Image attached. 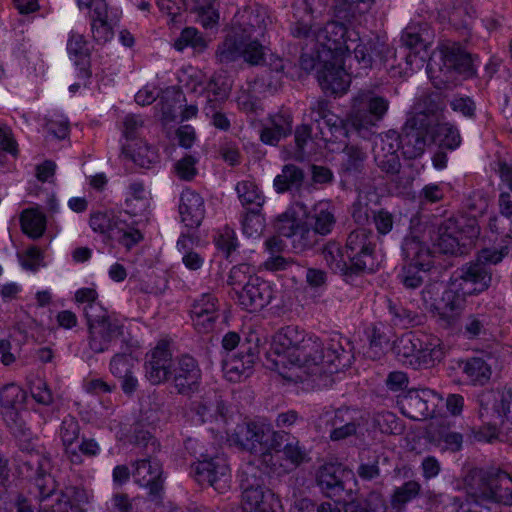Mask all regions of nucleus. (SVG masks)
Masks as SVG:
<instances>
[{"label":"nucleus","instance_id":"4d7b16f0","mask_svg":"<svg viewBox=\"0 0 512 512\" xmlns=\"http://www.w3.org/2000/svg\"><path fill=\"white\" fill-rule=\"evenodd\" d=\"M353 416L348 409L324 410L318 418L316 424L320 431L335 430L345 425Z\"/></svg>","mask_w":512,"mask_h":512},{"label":"nucleus","instance_id":"4be33fe9","mask_svg":"<svg viewBox=\"0 0 512 512\" xmlns=\"http://www.w3.org/2000/svg\"><path fill=\"white\" fill-rule=\"evenodd\" d=\"M439 57L441 63L438 64V67L445 76L443 81H449L450 74L453 72L469 73L471 71V56L459 43L447 42L443 44L439 50Z\"/></svg>","mask_w":512,"mask_h":512},{"label":"nucleus","instance_id":"393cba45","mask_svg":"<svg viewBox=\"0 0 512 512\" xmlns=\"http://www.w3.org/2000/svg\"><path fill=\"white\" fill-rule=\"evenodd\" d=\"M435 396L436 393L428 388L410 389L399 397L398 404L405 416L413 420H422L431 414L429 403Z\"/></svg>","mask_w":512,"mask_h":512},{"label":"nucleus","instance_id":"6e6552de","mask_svg":"<svg viewBox=\"0 0 512 512\" xmlns=\"http://www.w3.org/2000/svg\"><path fill=\"white\" fill-rule=\"evenodd\" d=\"M344 57H333L325 61L314 56V53L304 52L300 56V66L309 72L317 69V79L326 93L341 94L346 92L350 84V76L344 70Z\"/></svg>","mask_w":512,"mask_h":512},{"label":"nucleus","instance_id":"cd10ccee","mask_svg":"<svg viewBox=\"0 0 512 512\" xmlns=\"http://www.w3.org/2000/svg\"><path fill=\"white\" fill-rule=\"evenodd\" d=\"M235 190L240 202L247 209L243 224L264 222L265 218L260 211L265 199L258 186L253 181L243 180L236 184Z\"/></svg>","mask_w":512,"mask_h":512},{"label":"nucleus","instance_id":"37998d69","mask_svg":"<svg viewBox=\"0 0 512 512\" xmlns=\"http://www.w3.org/2000/svg\"><path fill=\"white\" fill-rule=\"evenodd\" d=\"M285 437L279 440L278 447L273 448V453L283 452L284 459L297 467L309 460L306 448L299 439L284 430Z\"/></svg>","mask_w":512,"mask_h":512},{"label":"nucleus","instance_id":"ddd939ff","mask_svg":"<svg viewBox=\"0 0 512 512\" xmlns=\"http://www.w3.org/2000/svg\"><path fill=\"white\" fill-rule=\"evenodd\" d=\"M169 380L179 395L191 397L198 393L202 383V370L198 360L189 354L177 356Z\"/></svg>","mask_w":512,"mask_h":512},{"label":"nucleus","instance_id":"603ef678","mask_svg":"<svg viewBox=\"0 0 512 512\" xmlns=\"http://www.w3.org/2000/svg\"><path fill=\"white\" fill-rule=\"evenodd\" d=\"M421 492V484L415 480H409L396 487L391 496V506L396 512L404 510L407 503L417 498Z\"/></svg>","mask_w":512,"mask_h":512},{"label":"nucleus","instance_id":"a211bd4d","mask_svg":"<svg viewBox=\"0 0 512 512\" xmlns=\"http://www.w3.org/2000/svg\"><path fill=\"white\" fill-rule=\"evenodd\" d=\"M145 455L134 463L133 476L136 483L149 489L150 500L159 502L163 492L162 465L154 454Z\"/></svg>","mask_w":512,"mask_h":512},{"label":"nucleus","instance_id":"864d4df0","mask_svg":"<svg viewBox=\"0 0 512 512\" xmlns=\"http://www.w3.org/2000/svg\"><path fill=\"white\" fill-rule=\"evenodd\" d=\"M173 46L178 51L190 47L196 52H203L208 46V41L195 27H186L181 31Z\"/></svg>","mask_w":512,"mask_h":512},{"label":"nucleus","instance_id":"f8f14e48","mask_svg":"<svg viewBox=\"0 0 512 512\" xmlns=\"http://www.w3.org/2000/svg\"><path fill=\"white\" fill-rule=\"evenodd\" d=\"M389 102L372 91H360L353 99L352 123L357 130L375 126L386 114Z\"/></svg>","mask_w":512,"mask_h":512},{"label":"nucleus","instance_id":"7c9ffc66","mask_svg":"<svg viewBox=\"0 0 512 512\" xmlns=\"http://www.w3.org/2000/svg\"><path fill=\"white\" fill-rule=\"evenodd\" d=\"M448 289L442 295V305L437 307L440 324L445 328L454 327L465 306V296L459 290Z\"/></svg>","mask_w":512,"mask_h":512},{"label":"nucleus","instance_id":"f3484780","mask_svg":"<svg viewBox=\"0 0 512 512\" xmlns=\"http://www.w3.org/2000/svg\"><path fill=\"white\" fill-rule=\"evenodd\" d=\"M491 282V270L474 260L458 269L452 285L459 287L460 292L464 295H473L486 291Z\"/></svg>","mask_w":512,"mask_h":512},{"label":"nucleus","instance_id":"0e129e2a","mask_svg":"<svg viewBox=\"0 0 512 512\" xmlns=\"http://www.w3.org/2000/svg\"><path fill=\"white\" fill-rule=\"evenodd\" d=\"M215 244L221 250L225 257L228 258L233 251L238 247V241L233 229L230 226H224L219 230L215 238Z\"/></svg>","mask_w":512,"mask_h":512},{"label":"nucleus","instance_id":"e2e57ef3","mask_svg":"<svg viewBox=\"0 0 512 512\" xmlns=\"http://www.w3.org/2000/svg\"><path fill=\"white\" fill-rule=\"evenodd\" d=\"M191 313L219 317L218 299L210 293L202 294L194 301Z\"/></svg>","mask_w":512,"mask_h":512},{"label":"nucleus","instance_id":"5701e85b","mask_svg":"<svg viewBox=\"0 0 512 512\" xmlns=\"http://www.w3.org/2000/svg\"><path fill=\"white\" fill-rule=\"evenodd\" d=\"M445 100L438 91H424L414 102V115L409 119H418L422 124L432 127L436 122L442 120L445 109Z\"/></svg>","mask_w":512,"mask_h":512},{"label":"nucleus","instance_id":"13d9d810","mask_svg":"<svg viewBox=\"0 0 512 512\" xmlns=\"http://www.w3.org/2000/svg\"><path fill=\"white\" fill-rule=\"evenodd\" d=\"M207 100L210 105H216L227 99L230 91L229 84L221 76H213L206 84Z\"/></svg>","mask_w":512,"mask_h":512},{"label":"nucleus","instance_id":"7ed1b4c3","mask_svg":"<svg viewBox=\"0 0 512 512\" xmlns=\"http://www.w3.org/2000/svg\"><path fill=\"white\" fill-rule=\"evenodd\" d=\"M285 437L284 430H275L270 423L247 421L236 425L229 441L251 454L259 456V462L269 472L277 471L278 456L273 448Z\"/></svg>","mask_w":512,"mask_h":512},{"label":"nucleus","instance_id":"c756f323","mask_svg":"<svg viewBox=\"0 0 512 512\" xmlns=\"http://www.w3.org/2000/svg\"><path fill=\"white\" fill-rule=\"evenodd\" d=\"M330 226H281L280 235L291 240L296 251L312 247L318 241V235H327Z\"/></svg>","mask_w":512,"mask_h":512},{"label":"nucleus","instance_id":"6ab92c4d","mask_svg":"<svg viewBox=\"0 0 512 512\" xmlns=\"http://www.w3.org/2000/svg\"><path fill=\"white\" fill-rule=\"evenodd\" d=\"M430 126L418 119H407L400 134L402 153L405 158L416 159L422 156L430 144Z\"/></svg>","mask_w":512,"mask_h":512},{"label":"nucleus","instance_id":"6e6d98bb","mask_svg":"<svg viewBox=\"0 0 512 512\" xmlns=\"http://www.w3.org/2000/svg\"><path fill=\"white\" fill-rule=\"evenodd\" d=\"M322 254L326 264L335 272H339L344 275L355 274V271H352L350 268V261L347 262L344 259V255L336 243H329L326 245Z\"/></svg>","mask_w":512,"mask_h":512},{"label":"nucleus","instance_id":"39448f33","mask_svg":"<svg viewBox=\"0 0 512 512\" xmlns=\"http://www.w3.org/2000/svg\"><path fill=\"white\" fill-rule=\"evenodd\" d=\"M419 228L420 226H410L402 244L406 264L402 266L397 278L407 290L422 287L424 277L421 272L430 271L435 263L436 256L427 246L426 233Z\"/></svg>","mask_w":512,"mask_h":512},{"label":"nucleus","instance_id":"423d86ee","mask_svg":"<svg viewBox=\"0 0 512 512\" xmlns=\"http://www.w3.org/2000/svg\"><path fill=\"white\" fill-rule=\"evenodd\" d=\"M426 233L427 246L437 247L440 253L465 254L475 245L481 231L480 226H420Z\"/></svg>","mask_w":512,"mask_h":512},{"label":"nucleus","instance_id":"69168bd1","mask_svg":"<svg viewBox=\"0 0 512 512\" xmlns=\"http://www.w3.org/2000/svg\"><path fill=\"white\" fill-rule=\"evenodd\" d=\"M30 393L32 398L40 405L50 406L54 402L53 393L43 379L38 378L30 383Z\"/></svg>","mask_w":512,"mask_h":512},{"label":"nucleus","instance_id":"9d476101","mask_svg":"<svg viewBox=\"0 0 512 512\" xmlns=\"http://www.w3.org/2000/svg\"><path fill=\"white\" fill-rule=\"evenodd\" d=\"M131 198L126 199L123 211L105 210L92 215L95 221L107 222V224H123L128 221L124 216H129L131 224L149 222V201L144 197L145 189L142 183L133 182L129 185Z\"/></svg>","mask_w":512,"mask_h":512},{"label":"nucleus","instance_id":"412c9836","mask_svg":"<svg viewBox=\"0 0 512 512\" xmlns=\"http://www.w3.org/2000/svg\"><path fill=\"white\" fill-rule=\"evenodd\" d=\"M198 481L206 482L219 492L225 491L230 484L231 474L225 458L215 456L203 459L196 466Z\"/></svg>","mask_w":512,"mask_h":512},{"label":"nucleus","instance_id":"e433bc0d","mask_svg":"<svg viewBox=\"0 0 512 512\" xmlns=\"http://www.w3.org/2000/svg\"><path fill=\"white\" fill-rule=\"evenodd\" d=\"M432 40L433 33L425 22L410 23L401 34L402 44L414 54L426 50Z\"/></svg>","mask_w":512,"mask_h":512},{"label":"nucleus","instance_id":"9b49d317","mask_svg":"<svg viewBox=\"0 0 512 512\" xmlns=\"http://www.w3.org/2000/svg\"><path fill=\"white\" fill-rule=\"evenodd\" d=\"M374 238L373 230L367 226H358L348 235L346 254L355 274L375 270L377 265L373 256Z\"/></svg>","mask_w":512,"mask_h":512},{"label":"nucleus","instance_id":"2eb2a0df","mask_svg":"<svg viewBox=\"0 0 512 512\" xmlns=\"http://www.w3.org/2000/svg\"><path fill=\"white\" fill-rule=\"evenodd\" d=\"M174 360L170 343L166 340L159 341L145 356L146 379L152 385L167 382L171 377Z\"/></svg>","mask_w":512,"mask_h":512},{"label":"nucleus","instance_id":"052dcab7","mask_svg":"<svg viewBox=\"0 0 512 512\" xmlns=\"http://www.w3.org/2000/svg\"><path fill=\"white\" fill-rule=\"evenodd\" d=\"M130 442L142 446L145 454H155L159 450L157 440L147 430H144L140 424H135L132 430Z\"/></svg>","mask_w":512,"mask_h":512},{"label":"nucleus","instance_id":"5fc2aeb1","mask_svg":"<svg viewBox=\"0 0 512 512\" xmlns=\"http://www.w3.org/2000/svg\"><path fill=\"white\" fill-rule=\"evenodd\" d=\"M421 346L422 347L419 349L418 355L420 366L434 365L435 362H439L444 356L441 341L437 337L424 336L421 338Z\"/></svg>","mask_w":512,"mask_h":512},{"label":"nucleus","instance_id":"3c124183","mask_svg":"<svg viewBox=\"0 0 512 512\" xmlns=\"http://www.w3.org/2000/svg\"><path fill=\"white\" fill-rule=\"evenodd\" d=\"M320 26L311 25L303 19H297L290 25V34L294 38L302 39L305 41L304 52L312 53L315 52V44L318 41V28Z\"/></svg>","mask_w":512,"mask_h":512},{"label":"nucleus","instance_id":"f03ea898","mask_svg":"<svg viewBox=\"0 0 512 512\" xmlns=\"http://www.w3.org/2000/svg\"><path fill=\"white\" fill-rule=\"evenodd\" d=\"M51 468L50 458L39 454L32 455L20 465V473L34 481L39 512H57L60 509L63 512H85L80 505L89 501L86 490L77 486L58 490L50 474Z\"/></svg>","mask_w":512,"mask_h":512},{"label":"nucleus","instance_id":"79ce46f5","mask_svg":"<svg viewBox=\"0 0 512 512\" xmlns=\"http://www.w3.org/2000/svg\"><path fill=\"white\" fill-rule=\"evenodd\" d=\"M430 142L438 145L439 148L455 150L461 144V136L458 129L448 123L439 120L430 127Z\"/></svg>","mask_w":512,"mask_h":512},{"label":"nucleus","instance_id":"20e7f679","mask_svg":"<svg viewBox=\"0 0 512 512\" xmlns=\"http://www.w3.org/2000/svg\"><path fill=\"white\" fill-rule=\"evenodd\" d=\"M467 495L476 503L512 506V476L500 469L473 468L464 477Z\"/></svg>","mask_w":512,"mask_h":512},{"label":"nucleus","instance_id":"f257e3e1","mask_svg":"<svg viewBox=\"0 0 512 512\" xmlns=\"http://www.w3.org/2000/svg\"><path fill=\"white\" fill-rule=\"evenodd\" d=\"M271 352L278 357L274 363L286 364L303 371L307 376L337 373L350 366L353 356L348 339L333 334L321 339L305 335L297 327L287 326L273 336Z\"/></svg>","mask_w":512,"mask_h":512},{"label":"nucleus","instance_id":"c9c22d12","mask_svg":"<svg viewBox=\"0 0 512 512\" xmlns=\"http://www.w3.org/2000/svg\"><path fill=\"white\" fill-rule=\"evenodd\" d=\"M291 132L292 117L288 112L281 111L270 116L268 124L261 129L260 139L265 144L276 145Z\"/></svg>","mask_w":512,"mask_h":512},{"label":"nucleus","instance_id":"8fccbe9b","mask_svg":"<svg viewBox=\"0 0 512 512\" xmlns=\"http://www.w3.org/2000/svg\"><path fill=\"white\" fill-rule=\"evenodd\" d=\"M122 153L142 168H149L150 165L155 163L158 159L156 149L142 140L135 143L133 149L123 146Z\"/></svg>","mask_w":512,"mask_h":512},{"label":"nucleus","instance_id":"a878e982","mask_svg":"<svg viewBox=\"0 0 512 512\" xmlns=\"http://www.w3.org/2000/svg\"><path fill=\"white\" fill-rule=\"evenodd\" d=\"M243 348L242 344L238 355H229L223 360L222 370L225 378L230 382H241L252 373L257 358L256 348L248 347L246 350Z\"/></svg>","mask_w":512,"mask_h":512},{"label":"nucleus","instance_id":"473e14b6","mask_svg":"<svg viewBox=\"0 0 512 512\" xmlns=\"http://www.w3.org/2000/svg\"><path fill=\"white\" fill-rule=\"evenodd\" d=\"M243 20L236 29L244 40L259 39L264 36L269 21L267 12L262 7H255L246 10L242 16Z\"/></svg>","mask_w":512,"mask_h":512},{"label":"nucleus","instance_id":"a19ab883","mask_svg":"<svg viewBox=\"0 0 512 512\" xmlns=\"http://www.w3.org/2000/svg\"><path fill=\"white\" fill-rule=\"evenodd\" d=\"M362 193H369L360 189L358 200L352 205V217L355 224H369L371 221L374 224H392V215L383 210L379 209L375 211L371 209L366 202L362 201Z\"/></svg>","mask_w":512,"mask_h":512},{"label":"nucleus","instance_id":"4468645a","mask_svg":"<svg viewBox=\"0 0 512 512\" xmlns=\"http://www.w3.org/2000/svg\"><path fill=\"white\" fill-rule=\"evenodd\" d=\"M310 110L311 119L317 124L320 138L326 145L341 143L348 137L344 120L330 110L327 100L315 101Z\"/></svg>","mask_w":512,"mask_h":512},{"label":"nucleus","instance_id":"774afa93","mask_svg":"<svg viewBox=\"0 0 512 512\" xmlns=\"http://www.w3.org/2000/svg\"><path fill=\"white\" fill-rule=\"evenodd\" d=\"M283 76L265 72L254 84L255 92L276 93L282 86Z\"/></svg>","mask_w":512,"mask_h":512},{"label":"nucleus","instance_id":"c85d7f7f","mask_svg":"<svg viewBox=\"0 0 512 512\" xmlns=\"http://www.w3.org/2000/svg\"><path fill=\"white\" fill-rule=\"evenodd\" d=\"M26 400L27 393L17 384L10 383L0 389L1 414L8 425L17 424Z\"/></svg>","mask_w":512,"mask_h":512},{"label":"nucleus","instance_id":"dca6fc26","mask_svg":"<svg viewBox=\"0 0 512 512\" xmlns=\"http://www.w3.org/2000/svg\"><path fill=\"white\" fill-rule=\"evenodd\" d=\"M479 416L482 419L495 417L512 423V386L486 390L479 394Z\"/></svg>","mask_w":512,"mask_h":512},{"label":"nucleus","instance_id":"f704fd0d","mask_svg":"<svg viewBox=\"0 0 512 512\" xmlns=\"http://www.w3.org/2000/svg\"><path fill=\"white\" fill-rule=\"evenodd\" d=\"M80 435V425L75 417L67 415L62 420L59 429V436L64 448V454L67 459L74 465H81L83 459L78 452L75 442Z\"/></svg>","mask_w":512,"mask_h":512},{"label":"nucleus","instance_id":"bb28decb","mask_svg":"<svg viewBox=\"0 0 512 512\" xmlns=\"http://www.w3.org/2000/svg\"><path fill=\"white\" fill-rule=\"evenodd\" d=\"M124 325L118 319L104 321L88 328V346L94 353L107 351L123 335Z\"/></svg>","mask_w":512,"mask_h":512},{"label":"nucleus","instance_id":"0eeeda50","mask_svg":"<svg viewBox=\"0 0 512 512\" xmlns=\"http://www.w3.org/2000/svg\"><path fill=\"white\" fill-rule=\"evenodd\" d=\"M360 41L359 33L349 29L345 24L329 21L318 28V41L315 44L314 56L319 59H333L350 55L354 45Z\"/></svg>","mask_w":512,"mask_h":512},{"label":"nucleus","instance_id":"de8ad7c7","mask_svg":"<svg viewBox=\"0 0 512 512\" xmlns=\"http://www.w3.org/2000/svg\"><path fill=\"white\" fill-rule=\"evenodd\" d=\"M366 152L357 145H345L341 161V171L347 175H358L364 168Z\"/></svg>","mask_w":512,"mask_h":512},{"label":"nucleus","instance_id":"72a5a7b5","mask_svg":"<svg viewBox=\"0 0 512 512\" xmlns=\"http://www.w3.org/2000/svg\"><path fill=\"white\" fill-rule=\"evenodd\" d=\"M344 474L345 471L341 466L325 464L317 472V484L328 497L340 500L345 491Z\"/></svg>","mask_w":512,"mask_h":512},{"label":"nucleus","instance_id":"c03bdc74","mask_svg":"<svg viewBox=\"0 0 512 512\" xmlns=\"http://www.w3.org/2000/svg\"><path fill=\"white\" fill-rule=\"evenodd\" d=\"M387 308L390 314V321L395 326L403 328L414 327L423 324L425 320L424 314L410 310L401 303L391 299L387 300Z\"/></svg>","mask_w":512,"mask_h":512},{"label":"nucleus","instance_id":"58836bf2","mask_svg":"<svg viewBox=\"0 0 512 512\" xmlns=\"http://www.w3.org/2000/svg\"><path fill=\"white\" fill-rule=\"evenodd\" d=\"M421 347V338L409 332L403 334L394 342L393 351L397 359L404 365L418 368L420 366L418 355Z\"/></svg>","mask_w":512,"mask_h":512},{"label":"nucleus","instance_id":"4c0bfd02","mask_svg":"<svg viewBox=\"0 0 512 512\" xmlns=\"http://www.w3.org/2000/svg\"><path fill=\"white\" fill-rule=\"evenodd\" d=\"M67 52L70 57H75V64L79 67V77L88 79L91 75L89 70V58L91 49L84 35L71 31L67 40Z\"/></svg>","mask_w":512,"mask_h":512},{"label":"nucleus","instance_id":"bf43d9fd","mask_svg":"<svg viewBox=\"0 0 512 512\" xmlns=\"http://www.w3.org/2000/svg\"><path fill=\"white\" fill-rule=\"evenodd\" d=\"M373 158L377 167L390 176L400 173L401 162L399 154L382 153V150H373Z\"/></svg>","mask_w":512,"mask_h":512},{"label":"nucleus","instance_id":"680f3d73","mask_svg":"<svg viewBox=\"0 0 512 512\" xmlns=\"http://www.w3.org/2000/svg\"><path fill=\"white\" fill-rule=\"evenodd\" d=\"M400 148V134L395 130H389L377 137L373 150H382V153L388 154H398Z\"/></svg>","mask_w":512,"mask_h":512},{"label":"nucleus","instance_id":"b1692460","mask_svg":"<svg viewBox=\"0 0 512 512\" xmlns=\"http://www.w3.org/2000/svg\"><path fill=\"white\" fill-rule=\"evenodd\" d=\"M352 52L356 61L364 69L372 68L377 62H385L393 54L386 41L378 36L370 38L366 42L360 40L354 45Z\"/></svg>","mask_w":512,"mask_h":512},{"label":"nucleus","instance_id":"1a4fd4ad","mask_svg":"<svg viewBox=\"0 0 512 512\" xmlns=\"http://www.w3.org/2000/svg\"><path fill=\"white\" fill-rule=\"evenodd\" d=\"M262 473L248 465L241 473L242 506L244 512H278L280 504L275 494L264 488Z\"/></svg>","mask_w":512,"mask_h":512},{"label":"nucleus","instance_id":"aec40b11","mask_svg":"<svg viewBox=\"0 0 512 512\" xmlns=\"http://www.w3.org/2000/svg\"><path fill=\"white\" fill-rule=\"evenodd\" d=\"M273 297L271 284L258 276H249L238 292L239 304L249 312L261 311L270 304Z\"/></svg>","mask_w":512,"mask_h":512},{"label":"nucleus","instance_id":"ea45409f","mask_svg":"<svg viewBox=\"0 0 512 512\" xmlns=\"http://www.w3.org/2000/svg\"><path fill=\"white\" fill-rule=\"evenodd\" d=\"M179 213L182 222L201 224L205 214L203 198L193 190H184L180 197Z\"/></svg>","mask_w":512,"mask_h":512},{"label":"nucleus","instance_id":"338daca9","mask_svg":"<svg viewBox=\"0 0 512 512\" xmlns=\"http://www.w3.org/2000/svg\"><path fill=\"white\" fill-rule=\"evenodd\" d=\"M83 313L87 320L88 328L92 327V325H96L97 323L110 321L115 319L110 316L106 309L98 302H94L88 305L83 306Z\"/></svg>","mask_w":512,"mask_h":512},{"label":"nucleus","instance_id":"2f4dec72","mask_svg":"<svg viewBox=\"0 0 512 512\" xmlns=\"http://www.w3.org/2000/svg\"><path fill=\"white\" fill-rule=\"evenodd\" d=\"M191 410L201 423L225 422L227 407L217 394H206L200 400L191 403Z\"/></svg>","mask_w":512,"mask_h":512},{"label":"nucleus","instance_id":"49530a36","mask_svg":"<svg viewBox=\"0 0 512 512\" xmlns=\"http://www.w3.org/2000/svg\"><path fill=\"white\" fill-rule=\"evenodd\" d=\"M303 181V170L294 164H286L281 173L275 177L273 185L277 193H284L293 188L299 189Z\"/></svg>","mask_w":512,"mask_h":512},{"label":"nucleus","instance_id":"a18cd8bd","mask_svg":"<svg viewBox=\"0 0 512 512\" xmlns=\"http://www.w3.org/2000/svg\"><path fill=\"white\" fill-rule=\"evenodd\" d=\"M460 367L473 385H485L492 375L491 365L481 357L468 358Z\"/></svg>","mask_w":512,"mask_h":512},{"label":"nucleus","instance_id":"09e8293b","mask_svg":"<svg viewBox=\"0 0 512 512\" xmlns=\"http://www.w3.org/2000/svg\"><path fill=\"white\" fill-rule=\"evenodd\" d=\"M243 44L245 40L236 32L233 36L226 37L216 50L217 60L223 64L238 60L243 54Z\"/></svg>","mask_w":512,"mask_h":512}]
</instances>
